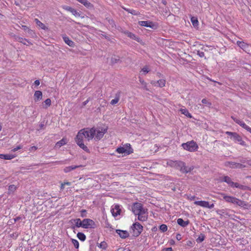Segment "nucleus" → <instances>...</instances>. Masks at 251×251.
<instances>
[{"label":"nucleus","mask_w":251,"mask_h":251,"mask_svg":"<svg viewBox=\"0 0 251 251\" xmlns=\"http://www.w3.org/2000/svg\"><path fill=\"white\" fill-rule=\"evenodd\" d=\"M221 195L223 199L227 202L232 203L241 207L246 208L248 206V203L235 197L227 195L225 193H221Z\"/></svg>","instance_id":"20e7f679"},{"label":"nucleus","mask_w":251,"mask_h":251,"mask_svg":"<svg viewBox=\"0 0 251 251\" xmlns=\"http://www.w3.org/2000/svg\"><path fill=\"white\" fill-rule=\"evenodd\" d=\"M16 40L20 43H22V44H24V45H26V42L27 43H29V42L25 38H23L22 37H18L16 38Z\"/></svg>","instance_id":"7c9ffc66"},{"label":"nucleus","mask_w":251,"mask_h":251,"mask_svg":"<svg viewBox=\"0 0 251 251\" xmlns=\"http://www.w3.org/2000/svg\"><path fill=\"white\" fill-rule=\"evenodd\" d=\"M29 36L32 37H33L35 36V33L34 31L30 29H28V31L26 32Z\"/></svg>","instance_id":"79ce46f5"},{"label":"nucleus","mask_w":251,"mask_h":251,"mask_svg":"<svg viewBox=\"0 0 251 251\" xmlns=\"http://www.w3.org/2000/svg\"><path fill=\"white\" fill-rule=\"evenodd\" d=\"M116 232L119 234L120 237L123 239L126 238L129 236V233L126 230L117 229Z\"/></svg>","instance_id":"2eb2a0df"},{"label":"nucleus","mask_w":251,"mask_h":251,"mask_svg":"<svg viewBox=\"0 0 251 251\" xmlns=\"http://www.w3.org/2000/svg\"><path fill=\"white\" fill-rule=\"evenodd\" d=\"M89 100H90V98H88L86 100L83 101L82 103V106H84L86 105L88 103Z\"/></svg>","instance_id":"6e6d98bb"},{"label":"nucleus","mask_w":251,"mask_h":251,"mask_svg":"<svg viewBox=\"0 0 251 251\" xmlns=\"http://www.w3.org/2000/svg\"><path fill=\"white\" fill-rule=\"evenodd\" d=\"M246 130L251 134V127H250L249 126L247 127Z\"/></svg>","instance_id":"bf43d9fd"},{"label":"nucleus","mask_w":251,"mask_h":251,"mask_svg":"<svg viewBox=\"0 0 251 251\" xmlns=\"http://www.w3.org/2000/svg\"><path fill=\"white\" fill-rule=\"evenodd\" d=\"M151 84L154 86H158L159 87H163L165 86L166 80L164 79H161L157 81H152Z\"/></svg>","instance_id":"ddd939ff"},{"label":"nucleus","mask_w":251,"mask_h":251,"mask_svg":"<svg viewBox=\"0 0 251 251\" xmlns=\"http://www.w3.org/2000/svg\"><path fill=\"white\" fill-rule=\"evenodd\" d=\"M112 215L114 217H116L120 214L121 208L119 205H115L111 210Z\"/></svg>","instance_id":"f8f14e48"},{"label":"nucleus","mask_w":251,"mask_h":251,"mask_svg":"<svg viewBox=\"0 0 251 251\" xmlns=\"http://www.w3.org/2000/svg\"><path fill=\"white\" fill-rule=\"evenodd\" d=\"M220 180L221 182H226L228 185L232 188H241L242 187V185H240L239 183L233 182L231 178L228 176L220 177Z\"/></svg>","instance_id":"0eeeda50"},{"label":"nucleus","mask_w":251,"mask_h":251,"mask_svg":"<svg viewBox=\"0 0 251 251\" xmlns=\"http://www.w3.org/2000/svg\"><path fill=\"white\" fill-rule=\"evenodd\" d=\"M221 212L223 214L225 215H226V216H228L229 217H230L232 218V217L231 216V215L227 212V211L226 210V211H225L224 210H222L221 211Z\"/></svg>","instance_id":"09e8293b"},{"label":"nucleus","mask_w":251,"mask_h":251,"mask_svg":"<svg viewBox=\"0 0 251 251\" xmlns=\"http://www.w3.org/2000/svg\"><path fill=\"white\" fill-rule=\"evenodd\" d=\"M181 147L185 150L190 152H194L197 151L199 147L196 142L193 140L181 144Z\"/></svg>","instance_id":"423d86ee"},{"label":"nucleus","mask_w":251,"mask_h":251,"mask_svg":"<svg viewBox=\"0 0 251 251\" xmlns=\"http://www.w3.org/2000/svg\"><path fill=\"white\" fill-rule=\"evenodd\" d=\"M22 147L21 146H17L16 148H15L11 150V151H13V152H15V151H17L18 150H20V149H22Z\"/></svg>","instance_id":"8fccbe9b"},{"label":"nucleus","mask_w":251,"mask_h":251,"mask_svg":"<svg viewBox=\"0 0 251 251\" xmlns=\"http://www.w3.org/2000/svg\"><path fill=\"white\" fill-rule=\"evenodd\" d=\"M138 24L141 26L150 27L151 28H154L155 26L154 24L150 21H139Z\"/></svg>","instance_id":"9b49d317"},{"label":"nucleus","mask_w":251,"mask_h":251,"mask_svg":"<svg viewBox=\"0 0 251 251\" xmlns=\"http://www.w3.org/2000/svg\"><path fill=\"white\" fill-rule=\"evenodd\" d=\"M2 16L1 14L0 13V16Z\"/></svg>","instance_id":"774afa93"},{"label":"nucleus","mask_w":251,"mask_h":251,"mask_svg":"<svg viewBox=\"0 0 251 251\" xmlns=\"http://www.w3.org/2000/svg\"><path fill=\"white\" fill-rule=\"evenodd\" d=\"M191 21L194 26H195L198 25V21L196 18L194 17H192Z\"/></svg>","instance_id":"e433bc0d"},{"label":"nucleus","mask_w":251,"mask_h":251,"mask_svg":"<svg viewBox=\"0 0 251 251\" xmlns=\"http://www.w3.org/2000/svg\"><path fill=\"white\" fill-rule=\"evenodd\" d=\"M17 189V187L15 185H10L8 187V193L11 194L14 193Z\"/></svg>","instance_id":"473e14b6"},{"label":"nucleus","mask_w":251,"mask_h":251,"mask_svg":"<svg viewBox=\"0 0 251 251\" xmlns=\"http://www.w3.org/2000/svg\"><path fill=\"white\" fill-rule=\"evenodd\" d=\"M126 11H128L129 13L132 14V15H135L137 14V12L133 9H127Z\"/></svg>","instance_id":"a18cd8bd"},{"label":"nucleus","mask_w":251,"mask_h":251,"mask_svg":"<svg viewBox=\"0 0 251 251\" xmlns=\"http://www.w3.org/2000/svg\"><path fill=\"white\" fill-rule=\"evenodd\" d=\"M71 13L75 15V17L80 16V14L75 9H73L71 12Z\"/></svg>","instance_id":"37998d69"},{"label":"nucleus","mask_w":251,"mask_h":251,"mask_svg":"<svg viewBox=\"0 0 251 251\" xmlns=\"http://www.w3.org/2000/svg\"><path fill=\"white\" fill-rule=\"evenodd\" d=\"M142 72H143L145 74L148 73L149 72V68L147 66L143 67L142 69Z\"/></svg>","instance_id":"c03bdc74"},{"label":"nucleus","mask_w":251,"mask_h":251,"mask_svg":"<svg viewBox=\"0 0 251 251\" xmlns=\"http://www.w3.org/2000/svg\"><path fill=\"white\" fill-rule=\"evenodd\" d=\"M120 96V92L117 93L116 94L115 98L111 101L110 103L112 105H114V104L117 103L118 102V101H119Z\"/></svg>","instance_id":"bb28decb"},{"label":"nucleus","mask_w":251,"mask_h":251,"mask_svg":"<svg viewBox=\"0 0 251 251\" xmlns=\"http://www.w3.org/2000/svg\"><path fill=\"white\" fill-rule=\"evenodd\" d=\"M177 223L179 226H181L182 227H184L187 226L188 225L189 222L188 220L185 221L181 218H178L177 220Z\"/></svg>","instance_id":"6ab92c4d"},{"label":"nucleus","mask_w":251,"mask_h":251,"mask_svg":"<svg viewBox=\"0 0 251 251\" xmlns=\"http://www.w3.org/2000/svg\"><path fill=\"white\" fill-rule=\"evenodd\" d=\"M226 134L230 136V139L235 143H238L243 146H246L245 141L242 140V137L236 132L226 131Z\"/></svg>","instance_id":"39448f33"},{"label":"nucleus","mask_w":251,"mask_h":251,"mask_svg":"<svg viewBox=\"0 0 251 251\" xmlns=\"http://www.w3.org/2000/svg\"><path fill=\"white\" fill-rule=\"evenodd\" d=\"M34 22L37 26H38L42 29L46 30L48 29V27L43 23H42L41 21H40L38 19H35Z\"/></svg>","instance_id":"f3484780"},{"label":"nucleus","mask_w":251,"mask_h":251,"mask_svg":"<svg viewBox=\"0 0 251 251\" xmlns=\"http://www.w3.org/2000/svg\"><path fill=\"white\" fill-rule=\"evenodd\" d=\"M201 102L207 106L210 107L211 105V103L206 99H202Z\"/></svg>","instance_id":"58836bf2"},{"label":"nucleus","mask_w":251,"mask_h":251,"mask_svg":"<svg viewBox=\"0 0 251 251\" xmlns=\"http://www.w3.org/2000/svg\"><path fill=\"white\" fill-rule=\"evenodd\" d=\"M64 186H65V184L62 183V184H61V190L64 189Z\"/></svg>","instance_id":"e2e57ef3"},{"label":"nucleus","mask_w":251,"mask_h":251,"mask_svg":"<svg viewBox=\"0 0 251 251\" xmlns=\"http://www.w3.org/2000/svg\"><path fill=\"white\" fill-rule=\"evenodd\" d=\"M139 81L140 83L143 85V88L146 90H148L147 88V83L145 82V81L143 79L140 78Z\"/></svg>","instance_id":"a19ab883"},{"label":"nucleus","mask_w":251,"mask_h":251,"mask_svg":"<svg viewBox=\"0 0 251 251\" xmlns=\"http://www.w3.org/2000/svg\"><path fill=\"white\" fill-rule=\"evenodd\" d=\"M116 151L119 153H126V152H129L130 151L125 149V148L123 146V147H120L116 149Z\"/></svg>","instance_id":"c85d7f7f"},{"label":"nucleus","mask_w":251,"mask_h":251,"mask_svg":"<svg viewBox=\"0 0 251 251\" xmlns=\"http://www.w3.org/2000/svg\"><path fill=\"white\" fill-rule=\"evenodd\" d=\"M163 4H166V1H163Z\"/></svg>","instance_id":"338daca9"},{"label":"nucleus","mask_w":251,"mask_h":251,"mask_svg":"<svg viewBox=\"0 0 251 251\" xmlns=\"http://www.w3.org/2000/svg\"><path fill=\"white\" fill-rule=\"evenodd\" d=\"M81 212H86V210H82L81 211Z\"/></svg>","instance_id":"69168bd1"},{"label":"nucleus","mask_w":251,"mask_h":251,"mask_svg":"<svg viewBox=\"0 0 251 251\" xmlns=\"http://www.w3.org/2000/svg\"><path fill=\"white\" fill-rule=\"evenodd\" d=\"M34 84L36 85V86H38L40 84V81L39 80H36L35 81H34Z\"/></svg>","instance_id":"13d9d810"},{"label":"nucleus","mask_w":251,"mask_h":251,"mask_svg":"<svg viewBox=\"0 0 251 251\" xmlns=\"http://www.w3.org/2000/svg\"><path fill=\"white\" fill-rule=\"evenodd\" d=\"M125 149L130 151L129 152H126V154H129L133 152V150L129 144H126L124 146Z\"/></svg>","instance_id":"72a5a7b5"},{"label":"nucleus","mask_w":251,"mask_h":251,"mask_svg":"<svg viewBox=\"0 0 251 251\" xmlns=\"http://www.w3.org/2000/svg\"><path fill=\"white\" fill-rule=\"evenodd\" d=\"M172 248L171 247L166 248L163 249L162 251H172Z\"/></svg>","instance_id":"5fc2aeb1"},{"label":"nucleus","mask_w":251,"mask_h":251,"mask_svg":"<svg viewBox=\"0 0 251 251\" xmlns=\"http://www.w3.org/2000/svg\"><path fill=\"white\" fill-rule=\"evenodd\" d=\"M44 103L46 106H44V108H47L51 105V100L50 99H47L44 101Z\"/></svg>","instance_id":"f704fd0d"},{"label":"nucleus","mask_w":251,"mask_h":251,"mask_svg":"<svg viewBox=\"0 0 251 251\" xmlns=\"http://www.w3.org/2000/svg\"><path fill=\"white\" fill-rule=\"evenodd\" d=\"M159 229L162 231V232H165L168 229V227L167 226L165 225V224H162L160 226H159Z\"/></svg>","instance_id":"4c0bfd02"},{"label":"nucleus","mask_w":251,"mask_h":251,"mask_svg":"<svg viewBox=\"0 0 251 251\" xmlns=\"http://www.w3.org/2000/svg\"><path fill=\"white\" fill-rule=\"evenodd\" d=\"M232 118L233 119L234 122L240 125L241 126H242L243 128H244L245 129H246L247 127L248 126V125H247L243 121H241L238 119L234 118L232 117Z\"/></svg>","instance_id":"aec40b11"},{"label":"nucleus","mask_w":251,"mask_h":251,"mask_svg":"<svg viewBox=\"0 0 251 251\" xmlns=\"http://www.w3.org/2000/svg\"><path fill=\"white\" fill-rule=\"evenodd\" d=\"M64 184H65V185H71V182H64Z\"/></svg>","instance_id":"680f3d73"},{"label":"nucleus","mask_w":251,"mask_h":251,"mask_svg":"<svg viewBox=\"0 0 251 251\" xmlns=\"http://www.w3.org/2000/svg\"><path fill=\"white\" fill-rule=\"evenodd\" d=\"M16 157L15 154H0V158L5 160H11Z\"/></svg>","instance_id":"dca6fc26"},{"label":"nucleus","mask_w":251,"mask_h":251,"mask_svg":"<svg viewBox=\"0 0 251 251\" xmlns=\"http://www.w3.org/2000/svg\"><path fill=\"white\" fill-rule=\"evenodd\" d=\"M180 111L182 114H184L188 118H192V115L189 112L188 110L186 109H181Z\"/></svg>","instance_id":"c756f323"},{"label":"nucleus","mask_w":251,"mask_h":251,"mask_svg":"<svg viewBox=\"0 0 251 251\" xmlns=\"http://www.w3.org/2000/svg\"><path fill=\"white\" fill-rule=\"evenodd\" d=\"M197 54L201 57L204 56V53L202 51H201L200 50H197Z\"/></svg>","instance_id":"49530a36"},{"label":"nucleus","mask_w":251,"mask_h":251,"mask_svg":"<svg viewBox=\"0 0 251 251\" xmlns=\"http://www.w3.org/2000/svg\"><path fill=\"white\" fill-rule=\"evenodd\" d=\"M98 247L102 249H106L107 247V243L104 242V241H103V242H101L99 245H98Z\"/></svg>","instance_id":"c9c22d12"},{"label":"nucleus","mask_w":251,"mask_h":251,"mask_svg":"<svg viewBox=\"0 0 251 251\" xmlns=\"http://www.w3.org/2000/svg\"><path fill=\"white\" fill-rule=\"evenodd\" d=\"M237 44L240 48H241L245 51L248 52V50H249L248 49L249 48V45L248 44L243 41H238L237 42Z\"/></svg>","instance_id":"4468645a"},{"label":"nucleus","mask_w":251,"mask_h":251,"mask_svg":"<svg viewBox=\"0 0 251 251\" xmlns=\"http://www.w3.org/2000/svg\"><path fill=\"white\" fill-rule=\"evenodd\" d=\"M63 39L66 44L69 45L70 47H74L75 45L74 42L69 39L67 36H63Z\"/></svg>","instance_id":"5701e85b"},{"label":"nucleus","mask_w":251,"mask_h":251,"mask_svg":"<svg viewBox=\"0 0 251 251\" xmlns=\"http://www.w3.org/2000/svg\"><path fill=\"white\" fill-rule=\"evenodd\" d=\"M194 204L197 205H199L204 208H208L211 209L214 207V204L213 203L210 204L208 201H195Z\"/></svg>","instance_id":"9d476101"},{"label":"nucleus","mask_w":251,"mask_h":251,"mask_svg":"<svg viewBox=\"0 0 251 251\" xmlns=\"http://www.w3.org/2000/svg\"><path fill=\"white\" fill-rule=\"evenodd\" d=\"M56 163H57V164H63V161H57V162H56Z\"/></svg>","instance_id":"0e129e2a"},{"label":"nucleus","mask_w":251,"mask_h":251,"mask_svg":"<svg viewBox=\"0 0 251 251\" xmlns=\"http://www.w3.org/2000/svg\"><path fill=\"white\" fill-rule=\"evenodd\" d=\"M204 239V236L202 235L201 236H199L197 239V242H201Z\"/></svg>","instance_id":"de8ad7c7"},{"label":"nucleus","mask_w":251,"mask_h":251,"mask_svg":"<svg viewBox=\"0 0 251 251\" xmlns=\"http://www.w3.org/2000/svg\"><path fill=\"white\" fill-rule=\"evenodd\" d=\"M126 34L127 35V37H129L130 38L135 40L137 42H140V38L137 37L134 34L130 32L127 31L126 32Z\"/></svg>","instance_id":"412c9836"},{"label":"nucleus","mask_w":251,"mask_h":251,"mask_svg":"<svg viewBox=\"0 0 251 251\" xmlns=\"http://www.w3.org/2000/svg\"><path fill=\"white\" fill-rule=\"evenodd\" d=\"M134 236H139L143 231V226L138 222L133 224L131 227Z\"/></svg>","instance_id":"6e6552de"},{"label":"nucleus","mask_w":251,"mask_h":251,"mask_svg":"<svg viewBox=\"0 0 251 251\" xmlns=\"http://www.w3.org/2000/svg\"><path fill=\"white\" fill-rule=\"evenodd\" d=\"M42 92L40 91H36L34 94V99L35 101L41 100L42 99Z\"/></svg>","instance_id":"a211bd4d"},{"label":"nucleus","mask_w":251,"mask_h":251,"mask_svg":"<svg viewBox=\"0 0 251 251\" xmlns=\"http://www.w3.org/2000/svg\"><path fill=\"white\" fill-rule=\"evenodd\" d=\"M230 167L232 168H242L245 167L243 165L240 163H237L235 162H229Z\"/></svg>","instance_id":"393cba45"},{"label":"nucleus","mask_w":251,"mask_h":251,"mask_svg":"<svg viewBox=\"0 0 251 251\" xmlns=\"http://www.w3.org/2000/svg\"><path fill=\"white\" fill-rule=\"evenodd\" d=\"M72 242L76 249H78L79 248V243L77 240L73 239L72 240Z\"/></svg>","instance_id":"ea45409f"},{"label":"nucleus","mask_w":251,"mask_h":251,"mask_svg":"<svg viewBox=\"0 0 251 251\" xmlns=\"http://www.w3.org/2000/svg\"><path fill=\"white\" fill-rule=\"evenodd\" d=\"M87 8L91 7L92 5L87 0H76Z\"/></svg>","instance_id":"a878e982"},{"label":"nucleus","mask_w":251,"mask_h":251,"mask_svg":"<svg viewBox=\"0 0 251 251\" xmlns=\"http://www.w3.org/2000/svg\"><path fill=\"white\" fill-rule=\"evenodd\" d=\"M22 28L26 32H27L28 31V29H29L30 28H29L26 25H23L22 26Z\"/></svg>","instance_id":"4d7b16f0"},{"label":"nucleus","mask_w":251,"mask_h":251,"mask_svg":"<svg viewBox=\"0 0 251 251\" xmlns=\"http://www.w3.org/2000/svg\"><path fill=\"white\" fill-rule=\"evenodd\" d=\"M107 130V127H99L97 129L94 127L82 129L77 133L75 142L84 151L89 152V149L83 143V138H85L88 141L93 138L95 140H99L103 137Z\"/></svg>","instance_id":"f257e3e1"},{"label":"nucleus","mask_w":251,"mask_h":251,"mask_svg":"<svg viewBox=\"0 0 251 251\" xmlns=\"http://www.w3.org/2000/svg\"><path fill=\"white\" fill-rule=\"evenodd\" d=\"M64 8L67 10V11H69L70 12H72V10L74 9L73 8H72L71 7H70V6H65L64 7Z\"/></svg>","instance_id":"3c124183"},{"label":"nucleus","mask_w":251,"mask_h":251,"mask_svg":"<svg viewBox=\"0 0 251 251\" xmlns=\"http://www.w3.org/2000/svg\"><path fill=\"white\" fill-rule=\"evenodd\" d=\"M96 226L95 223L90 219L82 220V227L84 228H94Z\"/></svg>","instance_id":"1a4fd4ad"},{"label":"nucleus","mask_w":251,"mask_h":251,"mask_svg":"<svg viewBox=\"0 0 251 251\" xmlns=\"http://www.w3.org/2000/svg\"><path fill=\"white\" fill-rule=\"evenodd\" d=\"M37 149V147H36V146H32V147H31L30 148H29V151H36V150Z\"/></svg>","instance_id":"864d4df0"},{"label":"nucleus","mask_w":251,"mask_h":251,"mask_svg":"<svg viewBox=\"0 0 251 251\" xmlns=\"http://www.w3.org/2000/svg\"><path fill=\"white\" fill-rule=\"evenodd\" d=\"M195 199V196H190L189 197V199L191 201H193L194 200V199Z\"/></svg>","instance_id":"052dcab7"},{"label":"nucleus","mask_w":251,"mask_h":251,"mask_svg":"<svg viewBox=\"0 0 251 251\" xmlns=\"http://www.w3.org/2000/svg\"><path fill=\"white\" fill-rule=\"evenodd\" d=\"M81 166H77V165H72V166H68V167H66L64 169V172L65 173H68V172H71V171L73 170H75V169L76 168H79L80 167H81Z\"/></svg>","instance_id":"4be33fe9"},{"label":"nucleus","mask_w":251,"mask_h":251,"mask_svg":"<svg viewBox=\"0 0 251 251\" xmlns=\"http://www.w3.org/2000/svg\"><path fill=\"white\" fill-rule=\"evenodd\" d=\"M181 235L179 234V233H177L176 235V239L179 241L181 239Z\"/></svg>","instance_id":"603ef678"},{"label":"nucleus","mask_w":251,"mask_h":251,"mask_svg":"<svg viewBox=\"0 0 251 251\" xmlns=\"http://www.w3.org/2000/svg\"><path fill=\"white\" fill-rule=\"evenodd\" d=\"M67 143V140L66 138H62L61 140L57 142L55 144V147L60 148L61 146L66 144Z\"/></svg>","instance_id":"b1692460"},{"label":"nucleus","mask_w":251,"mask_h":251,"mask_svg":"<svg viewBox=\"0 0 251 251\" xmlns=\"http://www.w3.org/2000/svg\"><path fill=\"white\" fill-rule=\"evenodd\" d=\"M74 222L75 223V226L76 227H82V221H81L80 219L77 218L74 220Z\"/></svg>","instance_id":"cd10ccee"},{"label":"nucleus","mask_w":251,"mask_h":251,"mask_svg":"<svg viewBox=\"0 0 251 251\" xmlns=\"http://www.w3.org/2000/svg\"><path fill=\"white\" fill-rule=\"evenodd\" d=\"M132 211L135 215H138L139 221H146L148 218L147 209L144 208L143 205L139 202H135L133 204Z\"/></svg>","instance_id":"f03ea898"},{"label":"nucleus","mask_w":251,"mask_h":251,"mask_svg":"<svg viewBox=\"0 0 251 251\" xmlns=\"http://www.w3.org/2000/svg\"><path fill=\"white\" fill-rule=\"evenodd\" d=\"M168 166L179 170L182 173H188L193 170L192 166H186L185 163L181 161L169 160L167 162Z\"/></svg>","instance_id":"7ed1b4c3"},{"label":"nucleus","mask_w":251,"mask_h":251,"mask_svg":"<svg viewBox=\"0 0 251 251\" xmlns=\"http://www.w3.org/2000/svg\"><path fill=\"white\" fill-rule=\"evenodd\" d=\"M77 238L81 241H84L86 239V236L85 234L82 232H78L77 234Z\"/></svg>","instance_id":"2f4dec72"}]
</instances>
